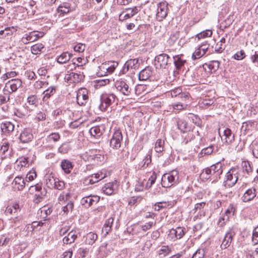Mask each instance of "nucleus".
<instances>
[{
	"instance_id": "52",
	"label": "nucleus",
	"mask_w": 258,
	"mask_h": 258,
	"mask_svg": "<svg viewBox=\"0 0 258 258\" xmlns=\"http://www.w3.org/2000/svg\"><path fill=\"white\" fill-rule=\"evenodd\" d=\"M85 45L82 43H78L74 47L75 51L82 52L85 49Z\"/></svg>"
},
{
	"instance_id": "19",
	"label": "nucleus",
	"mask_w": 258,
	"mask_h": 258,
	"mask_svg": "<svg viewBox=\"0 0 258 258\" xmlns=\"http://www.w3.org/2000/svg\"><path fill=\"white\" fill-rule=\"evenodd\" d=\"M255 188L248 189L242 197V200L243 202H248L252 200L256 197Z\"/></svg>"
},
{
	"instance_id": "30",
	"label": "nucleus",
	"mask_w": 258,
	"mask_h": 258,
	"mask_svg": "<svg viewBox=\"0 0 258 258\" xmlns=\"http://www.w3.org/2000/svg\"><path fill=\"white\" fill-rule=\"evenodd\" d=\"M57 11L60 14L59 16L69 13L71 11L70 4L67 3H63L58 7Z\"/></svg>"
},
{
	"instance_id": "15",
	"label": "nucleus",
	"mask_w": 258,
	"mask_h": 258,
	"mask_svg": "<svg viewBox=\"0 0 258 258\" xmlns=\"http://www.w3.org/2000/svg\"><path fill=\"white\" fill-rule=\"evenodd\" d=\"M174 180V176L170 173H164L162 175V187H170L172 185Z\"/></svg>"
},
{
	"instance_id": "24",
	"label": "nucleus",
	"mask_w": 258,
	"mask_h": 258,
	"mask_svg": "<svg viewBox=\"0 0 258 258\" xmlns=\"http://www.w3.org/2000/svg\"><path fill=\"white\" fill-rule=\"evenodd\" d=\"M60 167L62 170L67 174L71 173L74 165L72 162L68 159H63L61 161Z\"/></svg>"
},
{
	"instance_id": "58",
	"label": "nucleus",
	"mask_w": 258,
	"mask_h": 258,
	"mask_svg": "<svg viewBox=\"0 0 258 258\" xmlns=\"http://www.w3.org/2000/svg\"><path fill=\"white\" fill-rule=\"evenodd\" d=\"M48 138L54 142H57L60 139V135L57 133H53L48 136Z\"/></svg>"
},
{
	"instance_id": "6",
	"label": "nucleus",
	"mask_w": 258,
	"mask_h": 258,
	"mask_svg": "<svg viewBox=\"0 0 258 258\" xmlns=\"http://www.w3.org/2000/svg\"><path fill=\"white\" fill-rule=\"evenodd\" d=\"M122 141V135L119 130L116 131L110 141V146L113 149H118L120 147Z\"/></svg>"
},
{
	"instance_id": "20",
	"label": "nucleus",
	"mask_w": 258,
	"mask_h": 258,
	"mask_svg": "<svg viewBox=\"0 0 258 258\" xmlns=\"http://www.w3.org/2000/svg\"><path fill=\"white\" fill-rule=\"evenodd\" d=\"M211 169L212 170L213 175H215L216 180L218 178H220V175L222 174L223 169H222V164L218 162L215 164H213L211 166Z\"/></svg>"
},
{
	"instance_id": "45",
	"label": "nucleus",
	"mask_w": 258,
	"mask_h": 258,
	"mask_svg": "<svg viewBox=\"0 0 258 258\" xmlns=\"http://www.w3.org/2000/svg\"><path fill=\"white\" fill-rule=\"evenodd\" d=\"M212 34V31L210 30H207L205 31H203L199 34H198L196 36V37L199 39H200L201 38L207 37H210Z\"/></svg>"
},
{
	"instance_id": "46",
	"label": "nucleus",
	"mask_w": 258,
	"mask_h": 258,
	"mask_svg": "<svg viewBox=\"0 0 258 258\" xmlns=\"http://www.w3.org/2000/svg\"><path fill=\"white\" fill-rule=\"evenodd\" d=\"M27 102L29 105L36 106L38 103V100L36 96L31 95L27 98Z\"/></svg>"
},
{
	"instance_id": "10",
	"label": "nucleus",
	"mask_w": 258,
	"mask_h": 258,
	"mask_svg": "<svg viewBox=\"0 0 258 258\" xmlns=\"http://www.w3.org/2000/svg\"><path fill=\"white\" fill-rule=\"evenodd\" d=\"M138 66V59H131L126 61L121 72L125 74L130 70L137 69Z\"/></svg>"
},
{
	"instance_id": "62",
	"label": "nucleus",
	"mask_w": 258,
	"mask_h": 258,
	"mask_svg": "<svg viewBox=\"0 0 258 258\" xmlns=\"http://www.w3.org/2000/svg\"><path fill=\"white\" fill-rule=\"evenodd\" d=\"M171 252V248L167 245L162 246V254L164 256L170 253Z\"/></svg>"
},
{
	"instance_id": "60",
	"label": "nucleus",
	"mask_w": 258,
	"mask_h": 258,
	"mask_svg": "<svg viewBox=\"0 0 258 258\" xmlns=\"http://www.w3.org/2000/svg\"><path fill=\"white\" fill-rule=\"evenodd\" d=\"M145 86L144 85H137L135 89V93L137 95H141L142 94V91H143L144 90H145Z\"/></svg>"
},
{
	"instance_id": "14",
	"label": "nucleus",
	"mask_w": 258,
	"mask_h": 258,
	"mask_svg": "<svg viewBox=\"0 0 258 258\" xmlns=\"http://www.w3.org/2000/svg\"><path fill=\"white\" fill-rule=\"evenodd\" d=\"M56 92V87L51 86L45 90L43 93L42 100L44 103L49 105L50 98L53 96Z\"/></svg>"
},
{
	"instance_id": "64",
	"label": "nucleus",
	"mask_w": 258,
	"mask_h": 258,
	"mask_svg": "<svg viewBox=\"0 0 258 258\" xmlns=\"http://www.w3.org/2000/svg\"><path fill=\"white\" fill-rule=\"evenodd\" d=\"M252 153L255 157L258 158V144L253 145Z\"/></svg>"
},
{
	"instance_id": "53",
	"label": "nucleus",
	"mask_w": 258,
	"mask_h": 258,
	"mask_svg": "<svg viewBox=\"0 0 258 258\" xmlns=\"http://www.w3.org/2000/svg\"><path fill=\"white\" fill-rule=\"evenodd\" d=\"M64 97L63 95H58L53 100V104L55 105L60 104L64 100Z\"/></svg>"
},
{
	"instance_id": "36",
	"label": "nucleus",
	"mask_w": 258,
	"mask_h": 258,
	"mask_svg": "<svg viewBox=\"0 0 258 258\" xmlns=\"http://www.w3.org/2000/svg\"><path fill=\"white\" fill-rule=\"evenodd\" d=\"M14 182L15 183V184L18 185L17 188L19 190H22L25 186V181L24 179L21 177H16L14 180Z\"/></svg>"
},
{
	"instance_id": "1",
	"label": "nucleus",
	"mask_w": 258,
	"mask_h": 258,
	"mask_svg": "<svg viewBox=\"0 0 258 258\" xmlns=\"http://www.w3.org/2000/svg\"><path fill=\"white\" fill-rule=\"evenodd\" d=\"M226 180L229 187H232L238 181V184L242 183L241 187L245 186L247 184V180L243 179L241 176V172L236 168H232L228 171L226 175Z\"/></svg>"
},
{
	"instance_id": "17",
	"label": "nucleus",
	"mask_w": 258,
	"mask_h": 258,
	"mask_svg": "<svg viewBox=\"0 0 258 258\" xmlns=\"http://www.w3.org/2000/svg\"><path fill=\"white\" fill-rule=\"evenodd\" d=\"M33 138V135L31 134L30 130L28 128H25L21 133L19 139L23 143H28L31 141Z\"/></svg>"
},
{
	"instance_id": "39",
	"label": "nucleus",
	"mask_w": 258,
	"mask_h": 258,
	"mask_svg": "<svg viewBox=\"0 0 258 258\" xmlns=\"http://www.w3.org/2000/svg\"><path fill=\"white\" fill-rule=\"evenodd\" d=\"M188 118L191 120L195 124L199 125L201 123V119L198 115L192 113H188Z\"/></svg>"
},
{
	"instance_id": "12",
	"label": "nucleus",
	"mask_w": 258,
	"mask_h": 258,
	"mask_svg": "<svg viewBox=\"0 0 258 258\" xmlns=\"http://www.w3.org/2000/svg\"><path fill=\"white\" fill-rule=\"evenodd\" d=\"M235 234V232L232 229H230L227 232L221 245L222 248L225 249L230 246Z\"/></svg>"
},
{
	"instance_id": "8",
	"label": "nucleus",
	"mask_w": 258,
	"mask_h": 258,
	"mask_svg": "<svg viewBox=\"0 0 258 258\" xmlns=\"http://www.w3.org/2000/svg\"><path fill=\"white\" fill-rule=\"evenodd\" d=\"M139 12L138 9L136 7L133 8L125 9L119 16V21H124L133 17Z\"/></svg>"
},
{
	"instance_id": "23",
	"label": "nucleus",
	"mask_w": 258,
	"mask_h": 258,
	"mask_svg": "<svg viewBox=\"0 0 258 258\" xmlns=\"http://www.w3.org/2000/svg\"><path fill=\"white\" fill-rule=\"evenodd\" d=\"M78 237V234L76 231L72 230L65 236L62 241L64 244H68L73 243Z\"/></svg>"
},
{
	"instance_id": "28",
	"label": "nucleus",
	"mask_w": 258,
	"mask_h": 258,
	"mask_svg": "<svg viewBox=\"0 0 258 258\" xmlns=\"http://www.w3.org/2000/svg\"><path fill=\"white\" fill-rule=\"evenodd\" d=\"M151 155L150 154L146 155L143 160L139 164L138 169L140 170L145 169L151 163Z\"/></svg>"
},
{
	"instance_id": "7",
	"label": "nucleus",
	"mask_w": 258,
	"mask_h": 258,
	"mask_svg": "<svg viewBox=\"0 0 258 258\" xmlns=\"http://www.w3.org/2000/svg\"><path fill=\"white\" fill-rule=\"evenodd\" d=\"M99 201L100 197L96 195H90L83 198L81 200V203L84 207L88 208L93 205L97 204Z\"/></svg>"
},
{
	"instance_id": "40",
	"label": "nucleus",
	"mask_w": 258,
	"mask_h": 258,
	"mask_svg": "<svg viewBox=\"0 0 258 258\" xmlns=\"http://www.w3.org/2000/svg\"><path fill=\"white\" fill-rule=\"evenodd\" d=\"M185 228L178 227L174 229L175 234L177 235V239L181 238L185 234Z\"/></svg>"
},
{
	"instance_id": "13",
	"label": "nucleus",
	"mask_w": 258,
	"mask_h": 258,
	"mask_svg": "<svg viewBox=\"0 0 258 258\" xmlns=\"http://www.w3.org/2000/svg\"><path fill=\"white\" fill-rule=\"evenodd\" d=\"M105 131V126L103 125L95 126L89 130L90 135L95 138H99Z\"/></svg>"
},
{
	"instance_id": "49",
	"label": "nucleus",
	"mask_w": 258,
	"mask_h": 258,
	"mask_svg": "<svg viewBox=\"0 0 258 258\" xmlns=\"http://www.w3.org/2000/svg\"><path fill=\"white\" fill-rule=\"evenodd\" d=\"M245 57V54L244 50H241L237 52L233 56L236 60H242Z\"/></svg>"
},
{
	"instance_id": "57",
	"label": "nucleus",
	"mask_w": 258,
	"mask_h": 258,
	"mask_svg": "<svg viewBox=\"0 0 258 258\" xmlns=\"http://www.w3.org/2000/svg\"><path fill=\"white\" fill-rule=\"evenodd\" d=\"M10 144L8 142L5 141L1 146V152L3 154H5L7 152L9 148Z\"/></svg>"
},
{
	"instance_id": "29",
	"label": "nucleus",
	"mask_w": 258,
	"mask_h": 258,
	"mask_svg": "<svg viewBox=\"0 0 258 258\" xmlns=\"http://www.w3.org/2000/svg\"><path fill=\"white\" fill-rule=\"evenodd\" d=\"M14 125L10 121L3 122L1 124V128L4 133H10L14 130Z\"/></svg>"
},
{
	"instance_id": "47",
	"label": "nucleus",
	"mask_w": 258,
	"mask_h": 258,
	"mask_svg": "<svg viewBox=\"0 0 258 258\" xmlns=\"http://www.w3.org/2000/svg\"><path fill=\"white\" fill-rule=\"evenodd\" d=\"M252 241L254 245L258 244V226L253 231Z\"/></svg>"
},
{
	"instance_id": "61",
	"label": "nucleus",
	"mask_w": 258,
	"mask_h": 258,
	"mask_svg": "<svg viewBox=\"0 0 258 258\" xmlns=\"http://www.w3.org/2000/svg\"><path fill=\"white\" fill-rule=\"evenodd\" d=\"M152 222L147 223L145 225L139 226L138 229H141L144 231H146V230L149 229L152 227Z\"/></svg>"
},
{
	"instance_id": "41",
	"label": "nucleus",
	"mask_w": 258,
	"mask_h": 258,
	"mask_svg": "<svg viewBox=\"0 0 258 258\" xmlns=\"http://www.w3.org/2000/svg\"><path fill=\"white\" fill-rule=\"evenodd\" d=\"M166 238L169 241H175L177 239V235L175 234L174 229L172 228L168 230Z\"/></svg>"
},
{
	"instance_id": "16",
	"label": "nucleus",
	"mask_w": 258,
	"mask_h": 258,
	"mask_svg": "<svg viewBox=\"0 0 258 258\" xmlns=\"http://www.w3.org/2000/svg\"><path fill=\"white\" fill-rule=\"evenodd\" d=\"M117 181L115 180L112 182L106 183L102 187L104 194L107 195H111L117 187Z\"/></svg>"
},
{
	"instance_id": "34",
	"label": "nucleus",
	"mask_w": 258,
	"mask_h": 258,
	"mask_svg": "<svg viewBox=\"0 0 258 258\" xmlns=\"http://www.w3.org/2000/svg\"><path fill=\"white\" fill-rule=\"evenodd\" d=\"M96 150L91 151V154L89 155L88 158V160H93L94 161H101L103 159V156L100 154H96Z\"/></svg>"
},
{
	"instance_id": "31",
	"label": "nucleus",
	"mask_w": 258,
	"mask_h": 258,
	"mask_svg": "<svg viewBox=\"0 0 258 258\" xmlns=\"http://www.w3.org/2000/svg\"><path fill=\"white\" fill-rule=\"evenodd\" d=\"M72 56V54L68 52H63L57 57V61L60 64L64 63L69 61Z\"/></svg>"
},
{
	"instance_id": "18",
	"label": "nucleus",
	"mask_w": 258,
	"mask_h": 258,
	"mask_svg": "<svg viewBox=\"0 0 258 258\" xmlns=\"http://www.w3.org/2000/svg\"><path fill=\"white\" fill-rule=\"evenodd\" d=\"M242 170L239 171L241 172V176L242 177H245V179L247 178V175H249L252 172V168L250 164L248 161H243L241 164Z\"/></svg>"
},
{
	"instance_id": "25",
	"label": "nucleus",
	"mask_w": 258,
	"mask_h": 258,
	"mask_svg": "<svg viewBox=\"0 0 258 258\" xmlns=\"http://www.w3.org/2000/svg\"><path fill=\"white\" fill-rule=\"evenodd\" d=\"M152 74V72L151 68L147 67L140 72L139 79L141 81H146L150 77Z\"/></svg>"
},
{
	"instance_id": "42",
	"label": "nucleus",
	"mask_w": 258,
	"mask_h": 258,
	"mask_svg": "<svg viewBox=\"0 0 258 258\" xmlns=\"http://www.w3.org/2000/svg\"><path fill=\"white\" fill-rule=\"evenodd\" d=\"M142 200V198L140 196L133 197L130 199L128 205L131 206L137 205L141 202Z\"/></svg>"
},
{
	"instance_id": "22",
	"label": "nucleus",
	"mask_w": 258,
	"mask_h": 258,
	"mask_svg": "<svg viewBox=\"0 0 258 258\" xmlns=\"http://www.w3.org/2000/svg\"><path fill=\"white\" fill-rule=\"evenodd\" d=\"M22 82L20 79H12L6 84V87H9L12 92L16 91L22 86Z\"/></svg>"
},
{
	"instance_id": "55",
	"label": "nucleus",
	"mask_w": 258,
	"mask_h": 258,
	"mask_svg": "<svg viewBox=\"0 0 258 258\" xmlns=\"http://www.w3.org/2000/svg\"><path fill=\"white\" fill-rule=\"evenodd\" d=\"M157 178L156 174L155 172L153 173L151 176L149 178L148 181L147 182L146 187H150L155 182V181Z\"/></svg>"
},
{
	"instance_id": "51",
	"label": "nucleus",
	"mask_w": 258,
	"mask_h": 258,
	"mask_svg": "<svg viewBox=\"0 0 258 258\" xmlns=\"http://www.w3.org/2000/svg\"><path fill=\"white\" fill-rule=\"evenodd\" d=\"M202 174L204 175L205 178L209 179L211 175H213L211 166L205 168L203 170Z\"/></svg>"
},
{
	"instance_id": "37",
	"label": "nucleus",
	"mask_w": 258,
	"mask_h": 258,
	"mask_svg": "<svg viewBox=\"0 0 258 258\" xmlns=\"http://www.w3.org/2000/svg\"><path fill=\"white\" fill-rule=\"evenodd\" d=\"M109 63H111L112 64H111L110 66H108L107 67H106V64H105L104 66L103 67V69H105L107 71V72H105V73H108L109 74L112 73L114 72L115 68L118 65V63L115 61L108 62L107 64L109 65Z\"/></svg>"
},
{
	"instance_id": "3",
	"label": "nucleus",
	"mask_w": 258,
	"mask_h": 258,
	"mask_svg": "<svg viewBox=\"0 0 258 258\" xmlns=\"http://www.w3.org/2000/svg\"><path fill=\"white\" fill-rule=\"evenodd\" d=\"M77 104L80 106H85L89 100L88 91L85 88H81L77 93Z\"/></svg>"
},
{
	"instance_id": "35",
	"label": "nucleus",
	"mask_w": 258,
	"mask_h": 258,
	"mask_svg": "<svg viewBox=\"0 0 258 258\" xmlns=\"http://www.w3.org/2000/svg\"><path fill=\"white\" fill-rule=\"evenodd\" d=\"M44 48V45L42 43H37L31 46V50L32 53L37 54L43 51Z\"/></svg>"
},
{
	"instance_id": "48",
	"label": "nucleus",
	"mask_w": 258,
	"mask_h": 258,
	"mask_svg": "<svg viewBox=\"0 0 258 258\" xmlns=\"http://www.w3.org/2000/svg\"><path fill=\"white\" fill-rule=\"evenodd\" d=\"M204 250L203 249H199L193 254L191 258H204Z\"/></svg>"
},
{
	"instance_id": "9",
	"label": "nucleus",
	"mask_w": 258,
	"mask_h": 258,
	"mask_svg": "<svg viewBox=\"0 0 258 258\" xmlns=\"http://www.w3.org/2000/svg\"><path fill=\"white\" fill-rule=\"evenodd\" d=\"M20 210L18 204H15L13 206H10L7 207L5 213L7 216L14 215L15 216L14 222L18 221L20 218L18 217V212Z\"/></svg>"
},
{
	"instance_id": "44",
	"label": "nucleus",
	"mask_w": 258,
	"mask_h": 258,
	"mask_svg": "<svg viewBox=\"0 0 258 258\" xmlns=\"http://www.w3.org/2000/svg\"><path fill=\"white\" fill-rule=\"evenodd\" d=\"M71 149L70 145L68 144H62L58 148V152L61 154H66Z\"/></svg>"
},
{
	"instance_id": "32",
	"label": "nucleus",
	"mask_w": 258,
	"mask_h": 258,
	"mask_svg": "<svg viewBox=\"0 0 258 258\" xmlns=\"http://www.w3.org/2000/svg\"><path fill=\"white\" fill-rule=\"evenodd\" d=\"M56 177H53L51 174L46 175L45 176V182L47 187L53 189V185L56 182Z\"/></svg>"
},
{
	"instance_id": "4",
	"label": "nucleus",
	"mask_w": 258,
	"mask_h": 258,
	"mask_svg": "<svg viewBox=\"0 0 258 258\" xmlns=\"http://www.w3.org/2000/svg\"><path fill=\"white\" fill-rule=\"evenodd\" d=\"M34 189L36 191H40V195H35L33 199V202L35 204H38L40 203L44 199V197L46 196L47 191L45 188H42V184L37 183L34 186H30V189Z\"/></svg>"
},
{
	"instance_id": "50",
	"label": "nucleus",
	"mask_w": 258,
	"mask_h": 258,
	"mask_svg": "<svg viewBox=\"0 0 258 258\" xmlns=\"http://www.w3.org/2000/svg\"><path fill=\"white\" fill-rule=\"evenodd\" d=\"M204 55V53H202V51L200 50L199 48H198L193 53L191 56V58L193 60H195L201 58Z\"/></svg>"
},
{
	"instance_id": "33",
	"label": "nucleus",
	"mask_w": 258,
	"mask_h": 258,
	"mask_svg": "<svg viewBox=\"0 0 258 258\" xmlns=\"http://www.w3.org/2000/svg\"><path fill=\"white\" fill-rule=\"evenodd\" d=\"M97 238L98 236L96 234L93 232H89L87 234L86 242L89 245H92L94 243Z\"/></svg>"
},
{
	"instance_id": "38",
	"label": "nucleus",
	"mask_w": 258,
	"mask_h": 258,
	"mask_svg": "<svg viewBox=\"0 0 258 258\" xmlns=\"http://www.w3.org/2000/svg\"><path fill=\"white\" fill-rule=\"evenodd\" d=\"M64 187L65 183L64 181L56 178V182L54 183L53 188L58 190H62Z\"/></svg>"
},
{
	"instance_id": "63",
	"label": "nucleus",
	"mask_w": 258,
	"mask_h": 258,
	"mask_svg": "<svg viewBox=\"0 0 258 258\" xmlns=\"http://www.w3.org/2000/svg\"><path fill=\"white\" fill-rule=\"evenodd\" d=\"M144 189V181H138L135 186V190L140 191Z\"/></svg>"
},
{
	"instance_id": "2",
	"label": "nucleus",
	"mask_w": 258,
	"mask_h": 258,
	"mask_svg": "<svg viewBox=\"0 0 258 258\" xmlns=\"http://www.w3.org/2000/svg\"><path fill=\"white\" fill-rule=\"evenodd\" d=\"M117 100V97L113 93H103L100 96L101 103L99 108L101 110L105 111L107 108Z\"/></svg>"
},
{
	"instance_id": "11",
	"label": "nucleus",
	"mask_w": 258,
	"mask_h": 258,
	"mask_svg": "<svg viewBox=\"0 0 258 258\" xmlns=\"http://www.w3.org/2000/svg\"><path fill=\"white\" fill-rule=\"evenodd\" d=\"M105 177L102 172L92 174L85 178L84 180V183L86 184H93L103 179Z\"/></svg>"
},
{
	"instance_id": "21",
	"label": "nucleus",
	"mask_w": 258,
	"mask_h": 258,
	"mask_svg": "<svg viewBox=\"0 0 258 258\" xmlns=\"http://www.w3.org/2000/svg\"><path fill=\"white\" fill-rule=\"evenodd\" d=\"M176 123L178 128L182 133H186L190 130V127L188 125L187 122L182 118H178Z\"/></svg>"
},
{
	"instance_id": "5",
	"label": "nucleus",
	"mask_w": 258,
	"mask_h": 258,
	"mask_svg": "<svg viewBox=\"0 0 258 258\" xmlns=\"http://www.w3.org/2000/svg\"><path fill=\"white\" fill-rule=\"evenodd\" d=\"M116 89L125 96L132 95L133 90L124 81H118L115 83Z\"/></svg>"
},
{
	"instance_id": "26",
	"label": "nucleus",
	"mask_w": 258,
	"mask_h": 258,
	"mask_svg": "<svg viewBox=\"0 0 258 258\" xmlns=\"http://www.w3.org/2000/svg\"><path fill=\"white\" fill-rule=\"evenodd\" d=\"M52 212V208L51 207L44 206L39 210L38 214H39L40 213L41 218L43 219L44 221H46L48 219H47V217L50 215Z\"/></svg>"
},
{
	"instance_id": "56",
	"label": "nucleus",
	"mask_w": 258,
	"mask_h": 258,
	"mask_svg": "<svg viewBox=\"0 0 258 258\" xmlns=\"http://www.w3.org/2000/svg\"><path fill=\"white\" fill-rule=\"evenodd\" d=\"M213 147L212 146H210L207 148H204L203 149L200 154L203 155H210L211 154L213 151Z\"/></svg>"
},
{
	"instance_id": "59",
	"label": "nucleus",
	"mask_w": 258,
	"mask_h": 258,
	"mask_svg": "<svg viewBox=\"0 0 258 258\" xmlns=\"http://www.w3.org/2000/svg\"><path fill=\"white\" fill-rule=\"evenodd\" d=\"M225 48V46H223V44L218 42L215 45V50L216 52L221 53Z\"/></svg>"
},
{
	"instance_id": "43",
	"label": "nucleus",
	"mask_w": 258,
	"mask_h": 258,
	"mask_svg": "<svg viewBox=\"0 0 258 258\" xmlns=\"http://www.w3.org/2000/svg\"><path fill=\"white\" fill-rule=\"evenodd\" d=\"M220 65V62L218 60H212L210 61L209 64H208V68L211 71L213 70V71H217L219 68Z\"/></svg>"
},
{
	"instance_id": "54",
	"label": "nucleus",
	"mask_w": 258,
	"mask_h": 258,
	"mask_svg": "<svg viewBox=\"0 0 258 258\" xmlns=\"http://www.w3.org/2000/svg\"><path fill=\"white\" fill-rule=\"evenodd\" d=\"M185 62V60L181 59L180 58H178L176 60L174 61V64L177 69L179 70L184 65Z\"/></svg>"
},
{
	"instance_id": "27",
	"label": "nucleus",
	"mask_w": 258,
	"mask_h": 258,
	"mask_svg": "<svg viewBox=\"0 0 258 258\" xmlns=\"http://www.w3.org/2000/svg\"><path fill=\"white\" fill-rule=\"evenodd\" d=\"M223 139L225 142L229 144H231L234 140V135L230 129L226 128L223 132Z\"/></svg>"
}]
</instances>
